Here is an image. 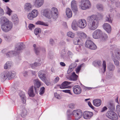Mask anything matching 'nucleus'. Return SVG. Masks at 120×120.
<instances>
[{
	"mask_svg": "<svg viewBox=\"0 0 120 120\" xmlns=\"http://www.w3.org/2000/svg\"><path fill=\"white\" fill-rule=\"evenodd\" d=\"M43 14L48 18L50 19L52 17L55 19L58 16V11L56 8L53 7L52 8L50 11L48 9H45L43 12Z\"/></svg>",
	"mask_w": 120,
	"mask_h": 120,
	"instance_id": "obj_1",
	"label": "nucleus"
},
{
	"mask_svg": "<svg viewBox=\"0 0 120 120\" xmlns=\"http://www.w3.org/2000/svg\"><path fill=\"white\" fill-rule=\"evenodd\" d=\"M1 22L3 23L1 26L2 29L5 32L10 30L12 28V24L6 17H1L0 19Z\"/></svg>",
	"mask_w": 120,
	"mask_h": 120,
	"instance_id": "obj_2",
	"label": "nucleus"
},
{
	"mask_svg": "<svg viewBox=\"0 0 120 120\" xmlns=\"http://www.w3.org/2000/svg\"><path fill=\"white\" fill-rule=\"evenodd\" d=\"M88 19L90 22L88 26L89 28L92 30L96 29L98 24V19L97 16L94 15L91 16L88 18Z\"/></svg>",
	"mask_w": 120,
	"mask_h": 120,
	"instance_id": "obj_3",
	"label": "nucleus"
},
{
	"mask_svg": "<svg viewBox=\"0 0 120 120\" xmlns=\"http://www.w3.org/2000/svg\"><path fill=\"white\" fill-rule=\"evenodd\" d=\"M82 111L80 109L74 110L72 112L71 119L70 120H78L82 117L83 115Z\"/></svg>",
	"mask_w": 120,
	"mask_h": 120,
	"instance_id": "obj_4",
	"label": "nucleus"
},
{
	"mask_svg": "<svg viewBox=\"0 0 120 120\" xmlns=\"http://www.w3.org/2000/svg\"><path fill=\"white\" fill-rule=\"evenodd\" d=\"M77 34L78 36V37L75 39L74 41V43L75 45L78 44L80 40L85 38L87 37L86 34L84 33L81 32H77Z\"/></svg>",
	"mask_w": 120,
	"mask_h": 120,
	"instance_id": "obj_5",
	"label": "nucleus"
},
{
	"mask_svg": "<svg viewBox=\"0 0 120 120\" xmlns=\"http://www.w3.org/2000/svg\"><path fill=\"white\" fill-rule=\"evenodd\" d=\"M90 6V3L88 0H82L81 2L80 6L82 9L88 8Z\"/></svg>",
	"mask_w": 120,
	"mask_h": 120,
	"instance_id": "obj_6",
	"label": "nucleus"
},
{
	"mask_svg": "<svg viewBox=\"0 0 120 120\" xmlns=\"http://www.w3.org/2000/svg\"><path fill=\"white\" fill-rule=\"evenodd\" d=\"M106 116L108 118L113 120H117L118 118L117 114L112 111L108 112L106 113Z\"/></svg>",
	"mask_w": 120,
	"mask_h": 120,
	"instance_id": "obj_7",
	"label": "nucleus"
},
{
	"mask_svg": "<svg viewBox=\"0 0 120 120\" xmlns=\"http://www.w3.org/2000/svg\"><path fill=\"white\" fill-rule=\"evenodd\" d=\"M85 46L91 49H95L97 48L96 45L93 42L90 40H87L86 41Z\"/></svg>",
	"mask_w": 120,
	"mask_h": 120,
	"instance_id": "obj_8",
	"label": "nucleus"
},
{
	"mask_svg": "<svg viewBox=\"0 0 120 120\" xmlns=\"http://www.w3.org/2000/svg\"><path fill=\"white\" fill-rule=\"evenodd\" d=\"M78 26L80 28H83L86 25V20L82 19L79 20L77 23Z\"/></svg>",
	"mask_w": 120,
	"mask_h": 120,
	"instance_id": "obj_9",
	"label": "nucleus"
},
{
	"mask_svg": "<svg viewBox=\"0 0 120 120\" xmlns=\"http://www.w3.org/2000/svg\"><path fill=\"white\" fill-rule=\"evenodd\" d=\"M71 5V9L74 12H76L77 11V3L76 1L74 0L72 1Z\"/></svg>",
	"mask_w": 120,
	"mask_h": 120,
	"instance_id": "obj_10",
	"label": "nucleus"
},
{
	"mask_svg": "<svg viewBox=\"0 0 120 120\" xmlns=\"http://www.w3.org/2000/svg\"><path fill=\"white\" fill-rule=\"evenodd\" d=\"M93 115V113L92 112L86 111L84 112L83 117L85 119H88L92 117Z\"/></svg>",
	"mask_w": 120,
	"mask_h": 120,
	"instance_id": "obj_11",
	"label": "nucleus"
},
{
	"mask_svg": "<svg viewBox=\"0 0 120 120\" xmlns=\"http://www.w3.org/2000/svg\"><path fill=\"white\" fill-rule=\"evenodd\" d=\"M73 91L75 94H79L82 91L81 88L79 86H75L74 87Z\"/></svg>",
	"mask_w": 120,
	"mask_h": 120,
	"instance_id": "obj_12",
	"label": "nucleus"
},
{
	"mask_svg": "<svg viewBox=\"0 0 120 120\" xmlns=\"http://www.w3.org/2000/svg\"><path fill=\"white\" fill-rule=\"evenodd\" d=\"M103 27L104 29L108 33H110L111 30L110 25L108 23H105L103 25Z\"/></svg>",
	"mask_w": 120,
	"mask_h": 120,
	"instance_id": "obj_13",
	"label": "nucleus"
},
{
	"mask_svg": "<svg viewBox=\"0 0 120 120\" xmlns=\"http://www.w3.org/2000/svg\"><path fill=\"white\" fill-rule=\"evenodd\" d=\"M101 34V32L100 30H97L93 33V37L95 39H98L99 37Z\"/></svg>",
	"mask_w": 120,
	"mask_h": 120,
	"instance_id": "obj_14",
	"label": "nucleus"
},
{
	"mask_svg": "<svg viewBox=\"0 0 120 120\" xmlns=\"http://www.w3.org/2000/svg\"><path fill=\"white\" fill-rule=\"evenodd\" d=\"M44 1V0H36L34 5L36 7H39L43 4Z\"/></svg>",
	"mask_w": 120,
	"mask_h": 120,
	"instance_id": "obj_15",
	"label": "nucleus"
},
{
	"mask_svg": "<svg viewBox=\"0 0 120 120\" xmlns=\"http://www.w3.org/2000/svg\"><path fill=\"white\" fill-rule=\"evenodd\" d=\"M93 103L94 106L96 107H98L101 105L102 101L100 99H96L93 100Z\"/></svg>",
	"mask_w": 120,
	"mask_h": 120,
	"instance_id": "obj_16",
	"label": "nucleus"
},
{
	"mask_svg": "<svg viewBox=\"0 0 120 120\" xmlns=\"http://www.w3.org/2000/svg\"><path fill=\"white\" fill-rule=\"evenodd\" d=\"M71 83L68 81H65L63 82L60 86L61 89H64L67 88L68 86Z\"/></svg>",
	"mask_w": 120,
	"mask_h": 120,
	"instance_id": "obj_17",
	"label": "nucleus"
},
{
	"mask_svg": "<svg viewBox=\"0 0 120 120\" xmlns=\"http://www.w3.org/2000/svg\"><path fill=\"white\" fill-rule=\"evenodd\" d=\"M28 94L30 97H33L34 96L35 94L33 92V86H31L29 90Z\"/></svg>",
	"mask_w": 120,
	"mask_h": 120,
	"instance_id": "obj_18",
	"label": "nucleus"
},
{
	"mask_svg": "<svg viewBox=\"0 0 120 120\" xmlns=\"http://www.w3.org/2000/svg\"><path fill=\"white\" fill-rule=\"evenodd\" d=\"M34 88L36 90V88H39L41 85V83L40 81L38 79H37L34 81Z\"/></svg>",
	"mask_w": 120,
	"mask_h": 120,
	"instance_id": "obj_19",
	"label": "nucleus"
},
{
	"mask_svg": "<svg viewBox=\"0 0 120 120\" xmlns=\"http://www.w3.org/2000/svg\"><path fill=\"white\" fill-rule=\"evenodd\" d=\"M66 14L68 18L71 17L72 16V13L71 10L69 8H67L66 9Z\"/></svg>",
	"mask_w": 120,
	"mask_h": 120,
	"instance_id": "obj_20",
	"label": "nucleus"
},
{
	"mask_svg": "<svg viewBox=\"0 0 120 120\" xmlns=\"http://www.w3.org/2000/svg\"><path fill=\"white\" fill-rule=\"evenodd\" d=\"M32 7V6L30 3H27L25 4L24 8L25 10L28 11L31 9Z\"/></svg>",
	"mask_w": 120,
	"mask_h": 120,
	"instance_id": "obj_21",
	"label": "nucleus"
},
{
	"mask_svg": "<svg viewBox=\"0 0 120 120\" xmlns=\"http://www.w3.org/2000/svg\"><path fill=\"white\" fill-rule=\"evenodd\" d=\"M77 76L75 74V72H73L70 77V79L73 81H75L77 80Z\"/></svg>",
	"mask_w": 120,
	"mask_h": 120,
	"instance_id": "obj_22",
	"label": "nucleus"
},
{
	"mask_svg": "<svg viewBox=\"0 0 120 120\" xmlns=\"http://www.w3.org/2000/svg\"><path fill=\"white\" fill-rule=\"evenodd\" d=\"M31 12L34 18L37 17L38 14L37 10L35 9L33 10Z\"/></svg>",
	"mask_w": 120,
	"mask_h": 120,
	"instance_id": "obj_23",
	"label": "nucleus"
},
{
	"mask_svg": "<svg viewBox=\"0 0 120 120\" xmlns=\"http://www.w3.org/2000/svg\"><path fill=\"white\" fill-rule=\"evenodd\" d=\"M38 75L40 78L43 81H44L45 80L46 78L45 76V74L39 73Z\"/></svg>",
	"mask_w": 120,
	"mask_h": 120,
	"instance_id": "obj_24",
	"label": "nucleus"
},
{
	"mask_svg": "<svg viewBox=\"0 0 120 120\" xmlns=\"http://www.w3.org/2000/svg\"><path fill=\"white\" fill-rule=\"evenodd\" d=\"M36 24L37 25H40L46 26H48V25L47 23H44L40 21L37 22L36 23Z\"/></svg>",
	"mask_w": 120,
	"mask_h": 120,
	"instance_id": "obj_25",
	"label": "nucleus"
},
{
	"mask_svg": "<svg viewBox=\"0 0 120 120\" xmlns=\"http://www.w3.org/2000/svg\"><path fill=\"white\" fill-rule=\"evenodd\" d=\"M11 64L9 62H7L4 66V68L6 69L11 66Z\"/></svg>",
	"mask_w": 120,
	"mask_h": 120,
	"instance_id": "obj_26",
	"label": "nucleus"
},
{
	"mask_svg": "<svg viewBox=\"0 0 120 120\" xmlns=\"http://www.w3.org/2000/svg\"><path fill=\"white\" fill-rule=\"evenodd\" d=\"M41 30L40 28H36L34 30V33L36 35H37L39 33L41 32Z\"/></svg>",
	"mask_w": 120,
	"mask_h": 120,
	"instance_id": "obj_27",
	"label": "nucleus"
},
{
	"mask_svg": "<svg viewBox=\"0 0 120 120\" xmlns=\"http://www.w3.org/2000/svg\"><path fill=\"white\" fill-rule=\"evenodd\" d=\"M7 11L6 13L8 15L10 16L11 15L12 11L8 7H7Z\"/></svg>",
	"mask_w": 120,
	"mask_h": 120,
	"instance_id": "obj_28",
	"label": "nucleus"
},
{
	"mask_svg": "<svg viewBox=\"0 0 120 120\" xmlns=\"http://www.w3.org/2000/svg\"><path fill=\"white\" fill-rule=\"evenodd\" d=\"M67 34L68 36L71 38H74L75 36L74 34L71 32H68L67 33Z\"/></svg>",
	"mask_w": 120,
	"mask_h": 120,
	"instance_id": "obj_29",
	"label": "nucleus"
},
{
	"mask_svg": "<svg viewBox=\"0 0 120 120\" xmlns=\"http://www.w3.org/2000/svg\"><path fill=\"white\" fill-rule=\"evenodd\" d=\"M82 66V64H81L80 65L78 66L77 68L76 69V73H77L79 72Z\"/></svg>",
	"mask_w": 120,
	"mask_h": 120,
	"instance_id": "obj_30",
	"label": "nucleus"
},
{
	"mask_svg": "<svg viewBox=\"0 0 120 120\" xmlns=\"http://www.w3.org/2000/svg\"><path fill=\"white\" fill-rule=\"evenodd\" d=\"M24 48V45L22 43H21L20 45V46L18 48L17 50H19L22 49Z\"/></svg>",
	"mask_w": 120,
	"mask_h": 120,
	"instance_id": "obj_31",
	"label": "nucleus"
},
{
	"mask_svg": "<svg viewBox=\"0 0 120 120\" xmlns=\"http://www.w3.org/2000/svg\"><path fill=\"white\" fill-rule=\"evenodd\" d=\"M9 72H6L4 74V79H7L9 76Z\"/></svg>",
	"mask_w": 120,
	"mask_h": 120,
	"instance_id": "obj_32",
	"label": "nucleus"
},
{
	"mask_svg": "<svg viewBox=\"0 0 120 120\" xmlns=\"http://www.w3.org/2000/svg\"><path fill=\"white\" fill-rule=\"evenodd\" d=\"M33 16V15L31 12V13H29L28 15V18L30 20H32L33 18H34V17Z\"/></svg>",
	"mask_w": 120,
	"mask_h": 120,
	"instance_id": "obj_33",
	"label": "nucleus"
},
{
	"mask_svg": "<svg viewBox=\"0 0 120 120\" xmlns=\"http://www.w3.org/2000/svg\"><path fill=\"white\" fill-rule=\"evenodd\" d=\"M116 110L118 114H120V105H118L117 106Z\"/></svg>",
	"mask_w": 120,
	"mask_h": 120,
	"instance_id": "obj_34",
	"label": "nucleus"
},
{
	"mask_svg": "<svg viewBox=\"0 0 120 120\" xmlns=\"http://www.w3.org/2000/svg\"><path fill=\"white\" fill-rule=\"evenodd\" d=\"M45 88L44 87H42L41 88L40 93V95H42L44 94L45 92Z\"/></svg>",
	"mask_w": 120,
	"mask_h": 120,
	"instance_id": "obj_35",
	"label": "nucleus"
},
{
	"mask_svg": "<svg viewBox=\"0 0 120 120\" xmlns=\"http://www.w3.org/2000/svg\"><path fill=\"white\" fill-rule=\"evenodd\" d=\"M21 97L22 99V100L23 101V103H25L26 102V98L25 95H21Z\"/></svg>",
	"mask_w": 120,
	"mask_h": 120,
	"instance_id": "obj_36",
	"label": "nucleus"
},
{
	"mask_svg": "<svg viewBox=\"0 0 120 120\" xmlns=\"http://www.w3.org/2000/svg\"><path fill=\"white\" fill-rule=\"evenodd\" d=\"M103 67L104 69V71L105 72L106 71V63L105 61H104L103 62L102 64Z\"/></svg>",
	"mask_w": 120,
	"mask_h": 120,
	"instance_id": "obj_37",
	"label": "nucleus"
},
{
	"mask_svg": "<svg viewBox=\"0 0 120 120\" xmlns=\"http://www.w3.org/2000/svg\"><path fill=\"white\" fill-rule=\"evenodd\" d=\"M106 18V20L107 21H108L109 22H112V19L111 18L109 15V17H107Z\"/></svg>",
	"mask_w": 120,
	"mask_h": 120,
	"instance_id": "obj_38",
	"label": "nucleus"
},
{
	"mask_svg": "<svg viewBox=\"0 0 120 120\" xmlns=\"http://www.w3.org/2000/svg\"><path fill=\"white\" fill-rule=\"evenodd\" d=\"M108 38V37L106 35H105L102 37V40L103 41L106 40Z\"/></svg>",
	"mask_w": 120,
	"mask_h": 120,
	"instance_id": "obj_39",
	"label": "nucleus"
},
{
	"mask_svg": "<svg viewBox=\"0 0 120 120\" xmlns=\"http://www.w3.org/2000/svg\"><path fill=\"white\" fill-rule=\"evenodd\" d=\"M55 96L56 98L58 99H60L61 98V97L57 93H55Z\"/></svg>",
	"mask_w": 120,
	"mask_h": 120,
	"instance_id": "obj_40",
	"label": "nucleus"
},
{
	"mask_svg": "<svg viewBox=\"0 0 120 120\" xmlns=\"http://www.w3.org/2000/svg\"><path fill=\"white\" fill-rule=\"evenodd\" d=\"M44 81L47 85H49L50 84L49 80H47L46 79H45V80H44Z\"/></svg>",
	"mask_w": 120,
	"mask_h": 120,
	"instance_id": "obj_41",
	"label": "nucleus"
},
{
	"mask_svg": "<svg viewBox=\"0 0 120 120\" xmlns=\"http://www.w3.org/2000/svg\"><path fill=\"white\" fill-rule=\"evenodd\" d=\"M97 8L99 10H101L102 9V5L100 4L97 5Z\"/></svg>",
	"mask_w": 120,
	"mask_h": 120,
	"instance_id": "obj_42",
	"label": "nucleus"
},
{
	"mask_svg": "<svg viewBox=\"0 0 120 120\" xmlns=\"http://www.w3.org/2000/svg\"><path fill=\"white\" fill-rule=\"evenodd\" d=\"M27 111L26 110L24 109L22 112V116H25L27 114Z\"/></svg>",
	"mask_w": 120,
	"mask_h": 120,
	"instance_id": "obj_43",
	"label": "nucleus"
},
{
	"mask_svg": "<svg viewBox=\"0 0 120 120\" xmlns=\"http://www.w3.org/2000/svg\"><path fill=\"white\" fill-rule=\"evenodd\" d=\"M88 104L89 106L92 109H94V107L91 104V103L90 102H89L88 103Z\"/></svg>",
	"mask_w": 120,
	"mask_h": 120,
	"instance_id": "obj_44",
	"label": "nucleus"
},
{
	"mask_svg": "<svg viewBox=\"0 0 120 120\" xmlns=\"http://www.w3.org/2000/svg\"><path fill=\"white\" fill-rule=\"evenodd\" d=\"M69 107L71 109H73L74 108L75 105L74 104H71L69 105Z\"/></svg>",
	"mask_w": 120,
	"mask_h": 120,
	"instance_id": "obj_45",
	"label": "nucleus"
},
{
	"mask_svg": "<svg viewBox=\"0 0 120 120\" xmlns=\"http://www.w3.org/2000/svg\"><path fill=\"white\" fill-rule=\"evenodd\" d=\"M62 91L66 93H68L69 94H71V92L70 90H62Z\"/></svg>",
	"mask_w": 120,
	"mask_h": 120,
	"instance_id": "obj_46",
	"label": "nucleus"
},
{
	"mask_svg": "<svg viewBox=\"0 0 120 120\" xmlns=\"http://www.w3.org/2000/svg\"><path fill=\"white\" fill-rule=\"evenodd\" d=\"M13 19L14 21L15 22H19V19L16 16L15 19L13 18Z\"/></svg>",
	"mask_w": 120,
	"mask_h": 120,
	"instance_id": "obj_47",
	"label": "nucleus"
},
{
	"mask_svg": "<svg viewBox=\"0 0 120 120\" xmlns=\"http://www.w3.org/2000/svg\"><path fill=\"white\" fill-rule=\"evenodd\" d=\"M34 26L32 24H30L29 26V27L30 29L31 30L32 28L34 27Z\"/></svg>",
	"mask_w": 120,
	"mask_h": 120,
	"instance_id": "obj_48",
	"label": "nucleus"
},
{
	"mask_svg": "<svg viewBox=\"0 0 120 120\" xmlns=\"http://www.w3.org/2000/svg\"><path fill=\"white\" fill-rule=\"evenodd\" d=\"M107 108L105 106H104L103 107L101 111L102 112H104L105 111L107 110Z\"/></svg>",
	"mask_w": 120,
	"mask_h": 120,
	"instance_id": "obj_49",
	"label": "nucleus"
},
{
	"mask_svg": "<svg viewBox=\"0 0 120 120\" xmlns=\"http://www.w3.org/2000/svg\"><path fill=\"white\" fill-rule=\"evenodd\" d=\"M59 78L58 77H57L55 78L54 80V82L55 83L57 82L59 80Z\"/></svg>",
	"mask_w": 120,
	"mask_h": 120,
	"instance_id": "obj_50",
	"label": "nucleus"
},
{
	"mask_svg": "<svg viewBox=\"0 0 120 120\" xmlns=\"http://www.w3.org/2000/svg\"><path fill=\"white\" fill-rule=\"evenodd\" d=\"M76 50L78 51H80L81 50V46H78V47L76 48Z\"/></svg>",
	"mask_w": 120,
	"mask_h": 120,
	"instance_id": "obj_51",
	"label": "nucleus"
},
{
	"mask_svg": "<svg viewBox=\"0 0 120 120\" xmlns=\"http://www.w3.org/2000/svg\"><path fill=\"white\" fill-rule=\"evenodd\" d=\"M12 53V52H9L7 53L6 55L8 57L10 56L11 55Z\"/></svg>",
	"mask_w": 120,
	"mask_h": 120,
	"instance_id": "obj_52",
	"label": "nucleus"
},
{
	"mask_svg": "<svg viewBox=\"0 0 120 120\" xmlns=\"http://www.w3.org/2000/svg\"><path fill=\"white\" fill-rule=\"evenodd\" d=\"M4 11L0 7V14H4Z\"/></svg>",
	"mask_w": 120,
	"mask_h": 120,
	"instance_id": "obj_53",
	"label": "nucleus"
},
{
	"mask_svg": "<svg viewBox=\"0 0 120 120\" xmlns=\"http://www.w3.org/2000/svg\"><path fill=\"white\" fill-rule=\"evenodd\" d=\"M60 64L62 66H65V64L63 62H61Z\"/></svg>",
	"mask_w": 120,
	"mask_h": 120,
	"instance_id": "obj_54",
	"label": "nucleus"
},
{
	"mask_svg": "<svg viewBox=\"0 0 120 120\" xmlns=\"http://www.w3.org/2000/svg\"><path fill=\"white\" fill-rule=\"evenodd\" d=\"M72 28L73 29L75 30H76L77 29V28L75 27L74 26L73 24L72 26Z\"/></svg>",
	"mask_w": 120,
	"mask_h": 120,
	"instance_id": "obj_55",
	"label": "nucleus"
},
{
	"mask_svg": "<svg viewBox=\"0 0 120 120\" xmlns=\"http://www.w3.org/2000/svg\"><path fill=\"white\" fill-rule=\"evenodd\" d=\"M114 62L115 64L116 65L118 64L119 63L117 61H114Z\"/></svg>",
	"mask_w": 120,
	"mask_h": 120,
	"instance_id": "obj_56",
	"label": "nucleus"
},
{
	"mask_svg": "<svg viewBox=\"0 0 120 120\" xmlns=\"http://www.w3.org/2000/svg\"><path fill=\"white\" fill-rule=\"evenodd\" d=\"M35 53L37 54H38V53L39 52L36 49H35Z\"/></svg>",
	"mask_w": 120,
	"mask_h": 120,
	"instance_id": "obj_57",
	"label": "nucleus"
},
{
	"mask_svg": "<svg viewBox=\"0 0 120 120\" xmlns=\"http://www.w3.org/2000/svg\"><path fill=\"white\" fill-rule=\"evenodd\" d=\"M3 1L5 2H9V0H3Z\"/></svg>",
	"mask_w": 120,
	"mask_h": 120,
	"instance_id": "obj_58",
	"label": "nucleus"
},
{
	"mask_svg": "<svg viewBox=\"0 0 120 120\" xmlns=\"http://www.w3.org/2000/svg\"><path fill=\"white\" fill-rule=\"evenodd\" d=\"M98 64V65H100L101 64V63H100V62H98L97 63Z\"/></svg>",
	"mask_w": 120,
	"mask_h": 120,
	"instance_id": "obj_59",
	"label": "nucleus"
},
{
	"mask_svg": "<svg viewBox=\"0 0 120 120\" xmlns=\"http://www.w3.org/2000/svg\"><path fill=\"white\" fill-rule=\"evenodd\" d=\"M36 46V45L35 44H34L33 45V47L34 48H35V47Z\"/></svg>",
	"mask_w": 120,
	"mask_h": 120,
	"instance_id": "obj_60",
	"label": "nucleus"
},
{
	"mask_svg": "<svg viewBox=\"0 0 120 120\" xmlns=\"http://www.w3.org/2000/svg\"><path fill=\"white\" fill-rule=\"evenodd\" d=\"M1 42V38H0V44Z\"/></svg>",
	"mask_w": 120,
	"mask_h": 120,
	"instance_id": "obj_61",
	"label": "nucleus"
},
{
	"mask_svg": "<svg viewBox=\"0 0 120 120\" xmlns=\"http://www.w3.org/2000/svg\"><path fill=\"white\" fill-rule=\"evenodd\" d=\"M78 60H76L75 61V62H78Z\"/></svg>",
	"mask_w": 120,
	"mask_h": 120,
	"instance_id": "obj_62",
	"label": "nucleus"
},
{
	"mask_svg": "<svg viewBox=\"0 0 120 120\" xmlns=\"http://www.w3.org/2000/svg\"><path fill=\"white\" fill-rule=\"evenodd\" d=\"M117 102H118V98H117Z\"/></svg>",
	"mask_w": 120,
	"mask_h": 120,
	"instance_id": "obj_63",
	"label": "nucleus"
},
{
	"mask_svg": "<svg viewBox=\"0 0 120 120\" xmlns=\"http://www.w3.org/2000/svg\"><path fill=\"white\" fill-rule=\"evenodd\" d=\"M88 100V99H86L85 100L86 101H87V100Z\"/></svg>",
	"mask_w": 120,
	"mask_h": 120,
	"instance_id": "obj_64",
	"label": "nucleus"
}]
</instances>
